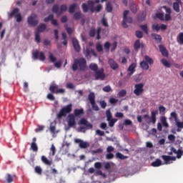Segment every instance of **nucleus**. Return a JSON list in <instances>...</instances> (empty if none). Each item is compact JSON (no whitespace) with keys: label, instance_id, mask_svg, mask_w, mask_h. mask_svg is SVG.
Here are the masks:
<instances>
[{"label":"nucleus","instance_id":"nucleus-1","mask_svg":"<svg viewBox=\"0 0 183 183\" xmlns=\"http://www.w3.org/2000/svg\"><path fill=\"white\" fill-rule=\"evenodd\" d=\"M71 69L73 72L78 71V69L84 72L86 69V59L85 58L75 59Z\"/></svg>","mask_w":183,"mask_h":183},{"label":"nucleus","instance_id":"nucleus-2","mask_svg":"<svg viewBox=\"0 0 183 183\" xmlns=\"http://www.w3.org/2000/svg\"><path fill=\"white\" fill-rule=\"evenodd\" d=\"M89 68L91 69V71H94L96 81H98V79L104 81L105 79V73H104V68L98 69V64L94 63L90 64Z\"/></svg>","mask_w":183,"mask_h":183},{"label":"nucleus","instance_id":"nucleus-3","mask_svg":"<svg viewBox=\"0 0 183 183\" xmlns=\"http://www.w3.org/2000/svg\"><path fill=\"white\" fill-rule=\"evenodd\" d=\"M72 112V104H69L65 107H64L57 114V118L61 119L63 117H66L67 114Z\"/></svg>","mask_w":183,"mask_h":183},{"label":"nucleus","instance_id":"nucleus-4","mask_svg":"<svg viewBox=\"0 0 183 183\" xmlns=\"http://www.w3.org/2000/svg\"><path fill=\"white\" fill-rule=\"evenodd\" d=\"M129 14V11L125 10L123 13V21L122 22V26L123 28H128L127 24H132V17L128 16V14Z\"/></svg>","mask_w":183,"mask_h":183},{"label":"nucleus","instance_id":"nucleus-5","mask_svg":"<svg viewBox=\"0 0 183 183\" xmlns=\"http://www.w3.org/2000/svg\"><path fill=\"white\" fill-rule=\"evenodd\" d=\"M170 115L172 118H174L176 122V127L177 128V132H181V130L183 129V122L178 121V114H177V112H172Z\"/></svg>","mask_w":183,"mask_h":183},{"label":"nucleus","instance_id":"nucleus-6","mask_svg":"<svg viewBox=\"0 0 183 183\" xmlns=\"http://www.w3.org/2000/svg\"><path fill=\"white\" fill-rule=\"evenodd\" d=\"M38 16L35 14H31L30 16L27 18V23L30 26H36L38 25L39 21L36 19Z\"/></svg>","mask_w":183,"mask_h":183},{"label":"nucleus","instance_id":"nucleus-7","mask_svg":"<svg viewBox=\"0 0 183 183\" xmlns=\"http://www.w3.org/2000/svg\"><path fill=\"white\" fill-rule=\"evenodd\" d=\"M134 94L136 97H141L144 94V84H136L134 85Z\"/></svg>","mask_w":183,"mask_h":183},{"label":"nucleus","instance_id":"nucleus-8","mask_svg":"<svg viewBox=\"0 0 183 183\" xmlns=\"http://www.w3.org/2000/svg\"><path fill=\"white\" fill-rule=\"evenodd\" d=\"M87 4H89V10L91 11V12H100L101 9H102V5L99 4L97 5V6L95 8V6H94V5H95V2H94V1H88Z\"/></svg>","mask_w":183,"mask_h":183},{"label":"nucleus","instance_id":"nucleus-9","mask_svg":"<svg viewBox=\"0 0 183 183\" xmlns=\"http://www.w3.org/2000/svg\"><path fill=\"white\" fill-rule=\"evenodd\" d=\"M33 58L34 59H39V61H45L46 59L45 54H44V52H39V51L38 50H36L33 53Z\"/></svg>","mask_w":183,"mask_h":183},{"label":"nucleus","instance_id":"nucleus-10","mask_svg":"<svg viewBox=\"0 0 183 183\" xmlns=\"http://www.w3.org/2000/svg\"><path fill=\"white\" fill-rule=\"evenodd\" d=\"M170 152H169V155H172V154H177V159H180V158L182 157L183 155V151L181 149H179L177 150L174 147H171L170 149Z\"/></svg>","mask_w":183,"mask_h":183},{"label":"nucleus","instance_id":"nucleus-11","mask_svg":"<svg viewBox=\"0 0 183 183\" xmlns=\"http://www.w3.org/2000/svg\"><path fill=\"white\" fill-rule=\"evenodd\" d=\"M74 142L75 144H79V148H81L82 149H85L89 147V143L84 142V140L80 139H75Z\"/></svg>","mask_w":183,"mask_h":183},{"label":"nucleus","instance_id":"nucleus-12","mask_svg":"<svg viewBox=\"0 0 183 183\" xmlns=\"http://www.w3.org/2000/svg\"><path fill=\"white\" fill-rule=\"evenodd\" d=\"M68 127L69 128H72V127H75V116L72 114H69L68 116V121H67Z\"/></svg>","mask_w":183,"mask_h":183},{"label":"nucleus","instance_id":"nucleus-13","mask_svg":"<svg viewBox=\"0 0 183 183\" xmlns=\"http://www.w3.org/2000/svg\"><path fill=\"white\" fill-rule=\"evenodd\" d=\"M91 54H92L94 56H97V52H95V50L94 49L86 48V49L84 50V54L85 55L86 58H91Z\"/></svg>","mask_w":183,"mask_h":183},{"label":"nucleus","instance_id":"nucleus-14","mask_svg":"<svg viewBox=\"0 0 183 183\" xmlns=\"http://www.w3.org/2000/svg\"><path fill=\"white\" fill-rule=\"evenodd\" d=\"M79 125H85L86 129H92L93 128V126L91 123L88 122V120L86 119L82 118L79 122Z\"/></svg>","mask_w":183,"mask_h":183},{"label":"nucleus","instance_id":"nucleus-15","mask_svg":"<svg viewBox=\"0 0 183 183\" xmlns=\"http://www.w3.org/2000/svg\"><path fill=\"white\" fill-rule=\"evenodd\" d=\"M72 44L76 52H79L81 51V46H79V41H78V39L75 38L72 39Z\"/></svg>","mask_w":183,"mask_h":183},{"label":"nucleus","instance_id":"nucleus-16","mask_svg":"<svg viewBox=\"0 0 183 183\" xmlns=\"http://www.w3.org/2000/svg\"><path fill=\"white\" fill-rule=\"evenodd\" d=\"M159 49L163 56L168 58V50H167V48H165V46H164L162 44H160L159 46Z\"/></svg>","mask_w":183,"mask_h":183},{"label":"nucleus","instance_id":"nucleus-17","mask_svg":"<svg viewBox=\"0 0 183 183\" xmlns=\"http://www.w3.org/2000/svg\"><path fill=\"white\" fill-rule=\"evenodd\" d=\"M158 114V110L152 111L151 112L150 121L152 124H155L157 122V115Z\"/></svg>","mask_w":183,"mask_h":183},{"label":"nucleus","instance_id":"nucleus-18","mask_svg":"<svg viewBox=\"0 0 183 183\" xmlns=\"http://www.w3.org/2000/svg\"><path fill=\"white\" fill-rule=\"evenodd\" d=\"M41 159L43 164H44L45 165H48L49 167H51V165H52V159H48V158H46V157L45 156H41Z\"/></svg>","mask_w":183,"mask_h":183},{"label":"nucleus","instance_id":"nucleus-19","mask_svg":"<svg viewBox=\"0 0 183 183\" xmlns=\"http://www.w3.org/2000/svg\"><path fill=\"white\" fill-rule=\"evenodd\" d=\"M147 18V11H142L140 14L137 16L138 22H144L145 19Z\"/></svg>","mask_w":183,"mask_h":183},{"label":"nucleus","instance_id":"nucleus-20","mask_svg":"<svg viewBox=\"0 0 183 183\" xmlns=\"http://www.w3.org/2000/svg\"><path fill=\"white\" fill-rule=\"evenodd\" d=\"M139 65L140 68L144 71H148V69H149V64L145 60L142 61Z\"/></svg>","mask_w":183,"mask_h":183},{"label":"nucleus","instance_id":"nucleus-21","mask_svg":"<svg viewBox=\"0 0 183 183\" xmlns=\"http://www.w3.org/2000/svg\"><path fill=\"white\" fill-rule=\"evenodd\" d=\"M137 68V63H132L129 68L127 69V71L129 73V75H133L134 72H135V69Z\"/></svg>","mask_w":183,"mask_h":183},{"label":"nucleus","instance_id":"nucleus-22","mask_svg":"<svg viewBox=\"0 0 183 183\" xmlns=\"http://www.w3.org/2000/svg\"><path fill=\"white\" fill-rule=\"evenodd\" d=\"M152 38L156 41L157 44L161 43V41H162V37L159 34L152 33Z\"/></svg>","mask_w":183,"mask_h":183},{"label":"nucleus","instance_id":"nucleus-23","mask_svg":"<svg viewBox=\"0 0 183 183\" xmlns=\"http://www.w3.org/2000/svg\"><path fill=\"white\" fill-rule=\"evenodd\" d=\"M109 65H110V67L112 69H118V64L114 61V59H109Z\"/></svg>","mask_w":183,"mask_h":183},{"label":"nucleus","instance_id":"nucleus-24","mask_svg":"<svg viewBox=\"0 0 183 183\" xmlns=\"http://www.w3.org/2000/svg\"><path fill=\"white\" fill-rule=\"evenodd\" d=\"M162 158L164 161V164L166 165H168L172 163L171 162V156L162 155Z\"/></svg>","mask_w":183,"mask_h":183},{"label":"nucleus","instance_id":"nucleus-25","mask_svg":"<svg viewBox=\"0 0 183 183\" xmlns=\"http://www.w3.org/2000/svg\"><path fill=\"white\" fill-rule=\"evenodd\" d=\"M58 88H59L58 85L51 84V85H50L49 89L50 92H51V94H56V91L58 90Z\"/></svg>","mask_w":183,"mask_h":183},{"label":"nucleus","instance_id":"nucleus-26","mask_svg":"<svg viewBox=\"0 0 183 183\" xmlns=\"http://www.w3.org/2000/svg\"><path fill=\"white\" fill-rule=\"evenodd\" d=\"M76 8H78V4H76V3L70 5L69 7V14H74V12H75V9H76Z\"/></svg>","mask_w":183,"mask_h":183},{"label":"nucleus","instance_id":"nucleus-27","mask_svg":"<svg viewBox=\"0 0 183 183\" xmlns=\"http://www.w3.org/2000/svg\"><path fill=\"white\" fill-rule=\"evenodd\" d=\"M46 29V25L44 24H41L38 27L36 32H38L39 34H41V32H44Z\"/></svg>","mask_w":183,"mask_h":183},{"label":"nucleus","instance_id":"nucleus-28","mask_svg":"<svg viewBox=\"0 0 183 183\" xmlns=\"http://www.w3.org/2000/svg\"><path fill=\"white\" fill-rule=\"evenodd\" d=\"M160 121H161L163 127H164V128H169V124L167 122V117H162V118L160 119Z\"/></svg>","mask_w":183,"mask_h":183},{"label":"nucleus","instance_id":"nucleus-29","mask_svg":"<svg viewBox=\"0 0 183 183\" xmlns=\"http://www.w3.org/2000/svg\"><path fill=\"white\" fill-rule=\"evenodd\" d=\"M74 116L75 117H79V115H82L84 114V109H76L74 111Z\"/></svg>","mask_w":183,"mask_h":183},{"label":"nucleus","instance_id":"nucleus-30","mask_svg":"<svg viewBox=\"0 0 183 183\" xmlns=\"http://www.w3.org/2000/svg\"><path fill=\"white\" fill-rule=\"evenodd\" d=\"M88 99L90 104L95 102V93L90 92L89 94L88 95Z\"/></svg>","mask_w":183,"mask_h":183},{"label":"nucleus","instance_id":"nucleus-31","mask_svg":"<svg viewBox=\"0 0 183 183\" xmlns=\"http://www.w3.org/2000/svg\"><path fill=\"white\" fill-rule=\"evenodd\" d=\"M177 41L179 45H183V32H180L178 34Z\"/></svg>","mask_w":183,"mask_h":183},{"label":"nucleus","instance_id":"nucleus-32","mask_svg":"<svg viewBox=\"0 0 183 183\" xmlns=\"http://www.w3.org/2000/svg\"><path fill=\"white\" fill-rule=\"evenodd\" d=\"M173 9L177 13L181 11V9H179V2L176 1L173 3Z\"/></svg>","mask_w":183,"mask_h":183},{"label":"nucleus","instance_id":"nucleus-33","mask_svg":"<svg viewBox=\"0 0 183 183\" xmlns=\"http://www.w3.org/2000/svg\"><path fill=\"white\" fill-rule=\"evenodd\" d=\"M141 46H144V44H141L139 39L137 40L134 44L135 51H138V49H139V48H141Z\"/></svg>","mask_w":183,"mask_h":183},{"label":"nucleus","instance_id":"nucleus-34","mask_svg":"<svg viewBox=\"0 0 183 183\" xmlns=\"http://www.w3.org/2000/svg\"><path fill=\"white\" fill-rule=\"evenodd\" d=\"M144 61L148 63L149 65H154V59L152 58L149 57V56L146 55L144 56Z\"/></svg>","mask_w":183,"mask_h":183},{"label":"nucleus","instance_id":"nucleus-35","mask_svg":"<svg viewBox=\"0 0 183 183\" xmlns=\"http://www.w3.org/2000/svg\"><path fill=\"white\" fill-rule=\"evenodd\" d=\"M161 165H162V162L159 159H157L156 161L152 163V167H161Z\"/></svg>","mask_w":183,"mask_h":183},{"label":"nucleus","instance_id":"nucleus-36","mask_svg":"<svg viewBox=\"0 0 183 183\" xmlns=\"http://www.w3.org/2000/svg\"><path fill=\"white\" fill-rule=\"evenodd\" d=\"M18 12H19V9L15 8L11 11V13L9 14V16H10V18H12V16H16Z\"/></svg>","mask_w":183,"mask_h":183},{"label":"nucleus","instance_id":"nucleus-37","mask_svg":"<svg viewBox=\"0 0 183 183\" xmlns=\"http://www.w3.org/2000/svg\"><path fill=\"white\" fill-rule=\"evenodd\" d=\"M5 178L7 183H11L14 182V176L10 174H7Z\"/></svg>","mask_w":183,"mask_h":183},{"label":"nucleus","instance_id":"nucleus-38","mask_svg":"<svg viewBox=\"0 0 183 183\" xmlns=\"http://www.w3.org/2000/svg\"><path fill=\"white\" fill-rule=\"evenodd\" d=\"M142 31L144 32V34H146V35H148L149 32H148V25L147 24H143V25H140L139 26Z\"/></svg>","mask_w":183,"mask_h":183},{"label":"nucleus","instance_id":"nucleus-39","mask_svg":"<svg viewBox=\"0 0 183 183\" xmlns=\"http://www.w3.org/2000/svg\"><path fill=\"white\" fill-rule=\"evenodd\" d=\"M162 64L164 65V66H166V68H171V63H169V61L165 59H162Z\"/></svg>","mask_w":183,"mask_h":183},{"label":"nucleus","instance_id":"nucleus-40","mask_svg":"<svg viewBox=\"0 0 183 183\" xmlns=\"http://www.w3.org/2000/svg\"><path fill=\"white\" fill-rule=\"evenodd\" d=\"M89 6H91L89 5V3H88V4L84 3V4L81 5V8H82V9H83V11H84V13L88 12V10L89 9Z\"/></svg>","mask_w":183,"mask_h":183},{"label":"nucleus","instance_id":"nucleus-41","mask_svg":"<svg viewBox=\"0 0 183 183\" xmlns=\"http://www.w3.org/2000/svg\"><path fill=\"white\" fill-rule=\"evenodd\" d=\"M34 171L36 174H38V175H42V168H41L39 166H36Z\"/></svg>","mask_w":183,"mask_h":183},{"label":"nucleus","instance_id":"nucleus-42","mask_svg":"<svg viewBox=\"0 0 183 183\" xmlns=\"http://www.w3.org/2000/svg\"><path fill=\"white\" fill-rule=\"evenodd\" d=\"M95 34H97V30L95 29V27H92L89 31V36L91 38H94V36H95Z\"/></svg>","mask_w":183,"mask_h":183},{"label":"nucleus","instance_id":"nucleus-43","mask_svg":"<svg viewBox=\"0 0 183 183\" xmlns=\"http://www.w3.org/2000/svg\"><path fill=\"white\" fill-rule=\"evenodd\" d=\"M116 157H117V158H119V159H127L128 158L127 156H124V154H122L120 152H117L116 154Z\"/></svg>","mask_w":183,"mask_h":183},{"label":"nucleus","instance_id":"nucleus-44","mask_svg":"<svg viewBox=\"0 0 183 183\" xmlns=\"http://www.w3.org/2000/svg\"><path fill=\"white\" fill-rule=\"evenodd\" d=\"M82 18V14L80 11L76 12L74 14V19L76 20L81 19Z\"/></svg>","mask_w":183,"mask_h":183},{"label":"nucleus","instance_id":"nucleus-45","mask_svg":"<svg viewBox=\"0 0 183 183\" xmlns=\"http://www.w3.org/2000/svg\"><path fill=\"white\" fill-rule=\"evenodd\" d=\"M49 58L50 59V62H51L52 64H54V62H56V57H55L54 54H52V53H49Z\"/></svg>","mask_w":183,"mask_h":183},{"label":"nucleus","instance_id":"nucleus-46","mask_svg":"<svg viewBox=\"0 0 183 183\" xmlns=\"http://www.w3.org/2000/svg\"><path fill=\"white\" fill-rule=\"evenodd\" d=\"M52 12H54V14H59V6H58V4L53 6Z\"/></svg>","mask_w":183,"mask_h":183},{"label":"nucleus","instance_id":"nucleus-47","mask_svg":"<svg viewBox=\"0 0 183 183\" xmlns=\"http://www.w3.org/2000/svg\"><path fill=\"white\" fill-rule=\"evenodd\" d=\"M31 148L32 151H34V152H36V151H38V146L36 145V143H35V142H31Z\"/></svg>","mask_w":183,"mask_h":183},{"label":"nucleus","instance_id":"nucleus-48","mask_svg":"<svg viewBox=\"0 0 183 183\" xmlns=\"http://www.w3.org/2000/svg\"><path fill=\"white\" fill-rule=\"evenodd\" d=\"M109 122V127H114V125H115V122H117V121H118V119H112L110 120H107Z\"/></svg>","mask_w":183,"mask_h":183},{"label":"nucleus","instance_id":"nucleus-49","mask_svg":"<svg viewBox=\"0 0 183 183\" xmlns=\"http://www.w3.org/2000/svg\"><path fill=\"white\" fill-rule=\"evenodd\" d=\"M92 107L93 111H99V107L97 105V103L94 102L93 103H90Z\"/></svg>","mask_w":183,"mask_h":183},{"label":"nucleus","instance_id":"nucleus-50","mask_svg":"<svg viewBox=\"0 0 183 183\" xmlns=\"http://www.w3.org/2000/svg\"><path fill=\"white\" fill-rule=\"evenodd\" d=\"M35 40L37 44H39V42H41V36L39 35V33L37 31H36L35 34Z\"/></svg>","mask_w":183,"mask_h":183},{"label":"nucleus","instance_id":"nucleus-51","mask_svg":"<svg viewBox=\"0 0 183 183\" xmlns=\"http://www.w3.org/2000/svg\"><path fill=\"white\" fill-rule=\"evenodd\" d=\"M106 115H107V121H111V119H112V114L111 113V111L107 110L106 112Z\"/></svg>","mask_w":183,"mask_h":183},{"label":"nucleus","instance_id":"nucleus-52","mask_svg":"<svg viewBox=\"0 0 183 183\" xmlns=\"http://www.w3.org/2000/svg\"><path fill=\"white\" fill-rule=\"evenodd\" d=\"M104 92H112V88H111V86L108 85L103 88Z\"/></svg>","mask_w":183,"mask_h":183},{"label":"nucleus","instance_id":"nucleus-53","mask_svg":"<svg viewBox=\"0 0 183 183\" xmlns=\"http://www.w3.org/2000/svg\"><path fill=\"white\" fill-rule=\"evenodd\" d=\"M102 24L103 26H105V28H108V26H109V24H108V21L105 18L102 19Z\"/></svg>","mask_w":183,"mask_h":183},{"label":"nucleus","instance_id":"nucleus-54","mask_svg":"<svg viewBox=\"0 0 183 183\" xmlns=\"http://www.w3.org/2000/svg\"><path fill=\"white\" fill-rule=\"evenodd\" d=\"M54 18V14H49L47 17L44 18V22H49V21H52Z\"/></svg>","mask_w":183,"mask_h":183},{"label":"nucleus","instance_id":"nucleus-55","mask_svg":"<svg viewBox=\"0 0 183 183\" xmlns=\"http://www.w3.org/2000/svg\"><path fill=\"white\" fill-rule=\"evenodd\" d=\"M156 16L158 19H160V21H164V13H157L156 14Z\"/></svg>","mask_w":183,"mask_h":183},{"label":"nucleus","instance_id":"nucleus-56","mask_svg":"<svg viewBox=\"0 0 183 183\" xmlns=\"http://www.w3.org/2000/svg\"><path fill=\"white\" fill-rule=\"evenodd\" d=\"M52 94L53 93H49L46 96L47 99H49V101H55V97Z\"/></svg>","mask_w":183,"mask_h":183},{"label":"nucleus","instance_id":"nucleus-57","mask_svg":"<svg viewBox=\"0 0 183 183\" xmlns=\"http://www.w3.org/2000/svg\"><path fill=\"white\" fill-rule=\"evenodd\" d=\"M55 129H56L55 125H54V123H51L50 127H49L50 132H51V134H55Z\"/></svg>","mask_w":183,"mask_h":183},{"label":"nucleus","instance_id":"nucleus-58","mask_svg":"<svg viewBox=\"0 0 183 183\" xmlns=\"http://www.w3.org/2000/svg\"><path fill=\"white\" fill-rule=\"evenodd\" d=\"M67 9H68V7L66 6V5L65 4L61 5L60 7V14H62V12L66 11Z\"/></svg>","mask_w":183,"mask_h":183},{"label":"nucleus","instance_id":"nucleus-59","mask_svg":"<svg viewBox=\"0 0 183 183\" xmlns=\"http://www.w3.org/2000/svg\"><path fill=\"white\" fill-rule=\"evenodd\" d=\"M137 38H142L144 36V33L139 30L136 31Z\"/></svg>","mask_w":183,"mask_h":183},{"label":"nucleus","instance_id":"nucleus-60","mask_svg":"<svg viewBox=\"0 0 183 183\" xmlns=\"http://www.w3.org/2000/svg\"><path fill=\"white\" fill-rule=\"evenodd\" d=\"M106 11L107 12H112V5H111V3L107 4Z\"/></svg>","mask_w":183,"mask_h":183},{"label":"nucleus","instance_id":"nucleus-61","mask_svg":"<svg viewBox=\"0 0 183 183\" xmlns=\"http://www.w3.org/2000/svg\"><path fill=\"white\" fill-rule=\"evenodd\" d=\"M101 31H102V29L101 27H98L97 31V39H101Z\"/></svg>","mask_w":183,"mask_h":183},{"label":"nucleus","instance_id":"nucleus-62","mask_svg":"<svg viewBox=\"0 0 183 183\" xmlns=\"http://www.w3.org/2000/svg\"><path fill=\"white\" fill-rule=\"evenodd\" d=\"M15 19L16 22H21L22 21V16L21 15V14H17L15 16Z\"/></svg>","mask_w":183,"mask_h":183},{"label":"nucleus","instance_id":"nucleus-63","mask_svg":"<svg viewBox=\"0 0 183 183\" xmlns=\"http://www.w3.org/2000/svg\"><path fill=\"white\" fill-rule=\"evenodd\" d=\"M152 29L154 30V31H159V29H161V27L159 26V25L158 24H153L152 26Z\"/></svg>","mask_w":183,"mask_h":183},{"label":"nucleus","instance_id":"nucleus-64","mask_svg":"<svg viewBox=\"0 0 183 183\" xmlns=\"http://www.w3.org/2000/svg\"><path fill=\"white\" fill-rule=\"evenodd\" d=\"M125 95H127V91L124 89H122L120 91V92H119V97H125Z\"/></svg>","mask_w":183,"mask_h":183}]
</instances>
